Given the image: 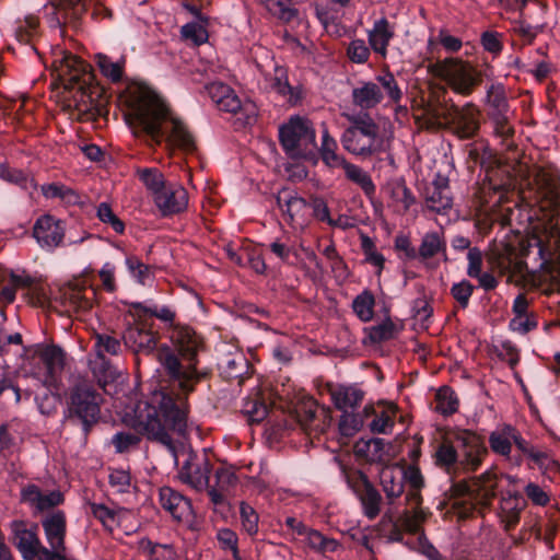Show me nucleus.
<instances>
[{
	"instance_id": "22",
	"label": "nucleus",
	"mask_w": 560,
	"mask_h": 560,
	"mask_svg": "<svg viewBox=\"0 0 560 560\" xmlns=\"http://www.w3.org/2000/svg\"><path fill=\"white\" fill-rule=\"evenodd\" d=\"M161 506L176 521H183L191 513L190 500L171 487H162L159 492Z\"/></svg>"
},
{
	"instance_id": "27",
	"label": "nucleus",
	"mask_w": 560,
	"mask_h": 560,
	"mask_svg": "<svg viewBox=\"0 0 560 560\" xmlns=\"http://www.w3.org/2000/svg\"><path fill=\"white\" fill-rule=\"evenodd\" d=\"M329 394L335 407L342 412L359 406L365 395L357 385L329 386Z\"/></svg>"
},
{
	"instance_id": "56",
	"label": "nucleus",
	"mask_w": 560,
	"mask_h": 560,
	"mask_svg": "<svg viewBox=\"0 0 560 560\" xmlns=\"http://www.w3.org/2000/svg\"><path fill=\"white\" fill-rule=\"evenodd\" d=\"M475 287L468 280L454 283L451 288V295L462 308H466L474 293Z\"/></svg>"
},
{
	"instance_id": "29",
	"label": "nucleus",
	"mask_w": 560,
	"mask_h": 560,
	"mask_svg": "<svg viewBox=\"0 0 560 560\" xmlns=\"http://www.w3.org/2000/svg\"><path fill=\"white\" fill-rule=\"evenodd\" d=\"M374 413V407L372 405H366L362 412H349L345 410L340 417V421L338 424L339 433L343 438H351L357 432H359L365 421L371 418V415Z\"/></svg>"
},
{
	"instance_id": "44",
	"label": "nucleus",
	"mask_w": 560,
	"mask_h": 560,
	"mask_svg": "<svg viewBox=\"0 0 560 560\" xmlns=\"http://www.w3.org/2000/svg\"><path fill=\"white\" fill-rule=\"evenodd\" d=\"M375 298L369 290H364L352 301V310L362 322H370L374 316Z\"/></svg>"
},
{
	"instance_id": "38",
	"label": "nucleus",
	"mask_w": 560,
	"mask_h": 560,
	"mask_svg": "<svg viewBox=\"0 0 560 560\" xmlns=\"http://www.w3.org/2000/svg\"><path fill=\"white\" fill-rule=\"evenodd\" d=\"M39 21L33 15H28L15 28V38L23 45H28L32 50L37 52L35 40L39 36Z\"/></svg>"
},
{
	"instance_id": "3",
	"label": "nucleus",
	"mask_w": 560,
	"mask_h": 560,
	"mask_svg": "<svg viewBox=\"0 0 560 560\" xmlns=\"http://www.w3.org/2000/svg\"><path fill=\"white\" fill-rule=\"evenodd\" d=\"M477 72L490 70L489 78L481 79L478 83L480 86L486 82V93L482 103L486 108V115L492 127V135L501 140V144L506 149L514 147L513 137L515 133L514 127L510 119V103L508 98L506 86L503 82L495 79L494 69L489 63L476 65Z\"/></svg>"
},
{
	"instance_id": "30",
	"label": "nucleus",
	"mask_w": 560,
	"mask_h": 560,
	"mask_svg": "<svg viewBox=\"0 0 560 560\" xmlns=\"http://www.w3.org/2000/svg\"><path fill=\"white\" fill-rule=\"evenodd\" d=\"M39 360L46 370V380L56 381L65 368V353L60 347L47 346L39 353Z\"/></svg>"
},
{
	"instance_id": "64",
	"label": "nucleus",
	"mask_w": 560,
	"mask_h": 560,
	"mask_svg": "<svg viewBox=\"0 0 560 560\" xmlns=\"http://www.w3.org/2000/svg\"><path fill=\"white\" fill-rule=\"evenodd\" d=\"M245 412L250 423H260L267 418L269 409L264 401L252 400L246 404Z\"/></svg>"
},
{
	"instance_id": "60",
	"label": "nucleus",
	"mask_w": 560,
	"mask_h": 560,
	"mask_svg": "<svg viewBox=\"0 0 560 560\" xmlns=\"http://www.w3.org/2000/svg\"><path fill=\"white\" fill-rule=\"evenodd\" d=\"M149 316L155 317L162 323H164L171 331L173 330L174 326L180 325L179 323H176V311L172 306L167 305H155L152 304V310L149 311Z\"/></svg>"
},
{
	"instance_id": "49",
	"label": "nucleus",
	"mask_w": 560,
	"mask_h": 560,
	"mask_svg": "<svg viewBox=\"0 0 560 560\" xmlns=\"http://www.w3.org/2000/svg\"><path fill=\"white\" fill-rule=\"evenodd\" d=\"M240 520L242 529L250 537L258 534L259 515L256 510L246 502L240 504Z\"/></svg>"
},
{
	"instance_id": "32",
	"label": "nucleus",
	"mask_w": 560,
	"mask_h": 560,
	"mask_svg": "<svg viewBox=\"0 0 560 560\" xmlns=\"http://www.w3.org/2000/svg\"><path fill=\"white\" fill-rule=\"evenodd\" d=\"M453 431L448 433L436 447L434 452L435 465L440 468L451 471L455 466H458V448L454 445Z\"/></svg>"
},
{
	"instance_id": "26",
	"label": "nucleus",
	"mask_w": 560,
	"mask_h": 560,
	"mask_svg": "<svg viewBox=\"0 0 560 560\" xmlns=\"http://www.w3.org/2000/svg\"><path fill=\"white\" fill-rule=\"evenodd\" d=\"M352 103L362 110L375 108L384 100L381 86L373 81H364L351 93Z\"/></svg>"
},
{
	"instance_id": "47",
	"label": "nucleus",
	"mask_w": 560,
	"mask_h": 560,
	"mask_svg": "<svg viewBox=\"0 0 560 560\" xmlns=\"http://www.w3.org/2000/svg\"><path fill=\"white\" fill-rule=\"evenodd\" d=\"M125 262L129 273L138 283L144 285L148 280L153 278V268L142 262L137 256L128 255Z\"/></svg>"
},
{
	"instance_id": "58",
	"label": "nucleus",
	"mask_w": 560,
	"mask_h": 560,
	"mask_svg": "<svg viewBox=\"0 0 560 560\" xmlns=\"http://www.w3.org/2000/svg\"><path fill=\"white\" fill-rule=\"evenodd\" d=\"M347 56L352 62L363 65L369 60L370 48L363 39H353L347 48Z\"/></svg>"
},
{
	"instance_id": "12",
	"label": "nucleus",
	"mask_w": 560,
	"mask_h": 560,
	"mask_svg": "<svg viewBox=\"0 0 560 560\" xmlns=\"http://www.w3.org/2000/svg\"><path fill=\"white\" fill-rule=\"evenodd\" d=\"M446 118L454 136L462 140L475 138L480 130V109L471 102L463 106L454 103L447 108Z\"/></svg>"
},
{
	"instance_id": "37",
	"label": "nucleus",
	"mask_w": 560,
	"mask_h": 560,
	"mask_svg": "<svg viewBox=\"0 0 560 560\" xmlns=\"http://www.w3.org/2000/svg\"><path fill=\"white\" fill-rule=\"evenodd\" d=\"M375 80L381 86L382 92L384 91L387 96L389 104H398L401 102L404 97L402 90L394 73L390 72L388 68L383 69L381 73L376 75Z\"/></svg>"
},
{
	"instance_id": "31",
	"label": "nucleus",
	"mask_w": 560,
	"mask_h": 560,
	"mask_svg": "<svg viewBox=\"0 0 560 560\" xmlns=\"http://www.w3.org/2000/svg\"><path fill=\"white\" fill-rule=\"evenodd\" d=\"M427 208L438 213H443L452 207V198L448 196L446 180L434 182L425 191Z\"/></svg>"
},
{
	"instance_id": "50",
	"label": "nucleus",
	"mask_w": 560,
	"mask_h": 560,
	"mask_svg": "<svg viewBox=\"0 0 560 560\" xmlns=\"http://www.w3.org/2000/svg\"><path fill=\"white\" fill-rule=\"evenodd\" d=\"M42 194L47 199H60L67 203H77L79 199L74 190L57 183L43 185Z\"/></svg>"
},
{
	"instance_id": "5",
	"label": "nucleus",
	"mask_w": 560,
	"mask_h": 560,
	"mask_svg": "<svg viewBox=\"0 0 560 560\" xmlns=\"http://www.w3.org/2000/svg\"><path fill=\"white\" fill-rule=\"evenodd\" d=\"M348 120L350 125L340 138L346 151L363 159L385 152L380 126L366 112L350 115Z\"/></svg>"
},
{
	"instance_id": "19",
	"label": "nucleus",
	"mask_w": 560,
	"mask_h": 560,
	"mask_svg": "<svg viewBox=\"0 0 560 560\" xmlns=\"http://www.w3.org/2000/svg\"><path fill=\"white\" fill-rule=\"evenodd\" d=\"M218 369L224 381H237L238 385H242L250 375L249 361L240 350L222 355L218 362Z\"/></svg>"
},
{
	"instance_id": "34",
	"label": "nucleus",
	"mask_w": 560,
	"mask_h": 560,
	"mask_svg": "<svg viewBox=\"0 0 560 560\" xmlns=\"http://www.w3.org/2000/svg\"><path fill=\"white\" fill-rule=\"evenodd\" d=\"M94 348L97 357L104 359L105 354L119 355L126 349L122 335L115 332H96L94 336Z\"/></svg>"
},
{
	"instance_id": "52",
	"label": "nucleus",
	"mask_w": 560,
	"mask_h": 560,
	"mask_svg": "<svg viewBox=\"0 0 560 560\" xmlns=\"http://www.w3.org/2000/svg\"><path fill=\"white\" fill-rule=\"evenodd\" d=\"M65 304L68 306L69 311L71 310L75 313H86L93 306L92 299L85 296L83 289L78 287L65 294Z\"/></svg>"
},
{
	"instance_id": "6",
	"label": "nucleus",
	"mask_w": 560,
	"mask_h": 560,
	"mask_svg": "<svg viewBox=\"0 0 560 560\" xmlns=\"http://www.w3.org/2000/svg\"><path fill=\"white\" fill-rule=\"evenodd\" d=\"M476 65L458 57H447L428 66V72L444 81L455 93L464 97L472 95L481 79L489 78L490 70L477 72Z\"/></svg>"
},
{
	"instance_id": "24",
	"label": "nucleus",
	"mask_w": 560,
	"mask_h": 560,
	"mask_svg": "<svg viewBox=\"0 0 560 560\" xmlns=\"http://www.w3.org/2000/svg\"><path fill=\"white\" fill-rule=\"evenodd\" d=\"M404 471L398 465L385 466L380 471V483L388 504H394L405 492Z\"/></svg>"
},
{
	"instance_id": "45",
	"label": "nucleus",
	"mask_w": 560,
	"mask_h": 560,
	"mask_svg": "<svg viewBox=\"0 0 560 560\" xmlns=\"http://www.w3.org/2000/svg\"><path fill=\"white\" fill-rule=\"evenodd\" d=\"M96 63L104 77L112 82L117 83L121 81L124 74L125 60L112 61L109 57L103 54L96 55Z\"/></svg>"
},
{
	"instance_id": "14",
	"label": "nucleus",
	"mask_w": 560,
	"mask_h": 560,
	"mask_svg": "<svg viewBox=\"0 0 560 560\" xmlns=\"http://www.w3.org/2000/svg\"><path fill=\"white\" fill-rule=\"evenodd\" d=\"M12 542L24 560L40 559L46 547L38 537L39 525L24 520H14L10 524Z\"/></svg>"
},
{
	"instance_id": "39",
	"label": "nucleus",
	"mask_w": 560,
	"mask_h": 560,
	"mask_svg": "<svg viewBox=\"0 0 560 560\" xmlns=\"http://www.w3.org/2000/svg\"><path fill=\"white\" fill-rule=\"evenodd\" d=\"M458 398L450 386H442L435 394L434 410L445 417L454 415L458 410Z\"/></svg>"
},
{
	"instance_id": "48",
	"label": "nucleus",
	"mask_w": 560,
	"mask_h": 560,
	"mask_svg": "<svg viewBox=\"0 0 560 560\" xmlns=\"http://www.w3.org/2000/svg\"><path fill=\"white\" fill-rule=\"evenodd\" d=\"M306 540L310 548L315 550L316 552L326 553V552H335L339 544L337 540L324 536L322 533L315 529H310L306 533Z\"/></svg>"
},
{
	"instance_id": "54",
	"label": "nucleus",
	"mask_w": 560,
	"mask_h": 560,
	"mask_svg": "<svg viewBox=\"0 0 560 560\" xmlns=\"http://www.w3.org/2000/svg\"><path fill=\"white\" fill-rule=\"evenodd\" d=\"M180 35L184 39L192 42L196 46H200L208 40L209 34L206 26L189 22L180 27Z\"/></svg>"
},
{
	"instance_id": "15",
	"label": "nucleus",
	"mask_w": 560,
	"mask_h": 560,
	"mask_svg": "<svg viewBox=\"0 0 560 560\" xmlns=\"http://www.w3.org/2000/svg\"><path fill=\"white\" fill-rule=\"evenodd\" d=\"M65 232V222L51 214L40 215L33 226V236L38 245L49 252L62 245Z\"/></svg>"
},
{
	"instance_id": "9",
	"label": "nucleus",
	"mask_w": 560,
	"mask_h": 560,
	"mask_svg": "<svg viewBox=\"0 0 560 560\" xmlns=\"http://www.w3.org/2000/svg\"><path fill=\"white\" fill-rule=\"evenodd\" d=\"M316 135L311 121L301 116L291 117L279 128V141L283 151L291 158L307 159L313 154L308 147L316 148Z\"/></svg>"
},
{
	"instance_id": "20",
	"label": "nucleus",
	"mask_w": 560,
	"mask_h": 560,
	"mask_svg": "<svg viewBox=\"0 0 560 560\" xmlns=\"http://www.w3.org/2000/svg\"><path fill=\"white\" fill-rule=\"evenodd\" d=\"M122 340L126 349L136 355L156 353L159 349L156 335L138 325H129L122 332Z\"/></svg>"
},
{
	"instance_id": "41",
	"label": "nucleus",
	"mask_w": 560,
	"mask_h": 560,
	"mask_svg": "<svg viewBox=\"0 0 560 560\" xmlns=\"http://www.w3.org/2000/svg\"><path fill=\"white\" fill-rule=\"evenodd\" d=\"M139 179L145 188L151 192L152 198L160 194L171 182L164 178L160 170L155 167H147L138 170Z\"/></svg>"
},
{
	"instance_id": "42",
	"label": "nucleus",
	"mask_w": 560,
	"mask_h": 560,
	"mask_svg": "<svg viewBox=\"0 0 560 560\" xmlns=\"http://www.w3.org/2000/svg\"><path fill=\"white\" fill-rule=\"evenodd\" d=\"M277 203L281 211L284 214H288L291 220H293L294 215L307 205L304 198L288 189H283L278 194Z\"/></svg>"
},
{
	"instance_id": "13",
	"label": "nucleus",
	"mask_w": 560,
	"mask_h": 560,
	"mask_svg": "<svg viewBox=\"0 0 560 560\" xmlns=\"http://www.w3.org/2000/svg\"><path fill=\"white\" fill-rule=\"evenodd\" d=\"M210 456L209 448H203L200 454L190 452L179 470L180 480L198 491L206 490L213 469Z\"/></svg>"
},
{
	"instance_id": "57",
	"label": "nucleus",
	"mask_w": 560,
	"mask_h": 560,
	"mask_svg": "<svg viewBox=\"0 0 560 560\" xmlns=\"http://www.w3.org/2000/svg\"><path fill=\"white\" fill-rule=\"evenodd\" d=\"M98 219L108 225L118 234L125 232V223L114 213L110 206L106 202H102L97 208Z\"/></svg>"
},
{
	"instance_id": "51",
	"label": "nucleus",
	"mask_w": 560,
	"mask_h": 560,
	"mask_svg": "<svg viewBox=\"0 0 560 560\" xmlns=\"http://www.w3.org/2000/svg\"><path fill=\"white\" fill-rule=\"evenodd\" d=\"M296 418L304 430L324 431V423L317 420L316 406L312 401L296 410Z\"/></svg>"
},
{
	"instance_id": "1",
	"label": "nucleus",
	"mask_w": 560,
	"mask_h": 560,
	"mask_svg": "<svg viewBox=\"0 0 560 560\" xmlns=\"http://www.w3.org/2000/svg\"><path fill=\"white\" fill-rule=\"evenodd\" d=\"M170 338L173 347L161 345L156 350V360L177 393L166 387L154 390L144 407L136 410L133 429L175 453L170 432L185 434L189 413L188 396L200 382L211 377L212 371L198 368V353L203 341L191 326H174Z\"/></svg>"
},
{
	"instance_id": "17",
	"label": "nucleus",
	"mask_w": 560,
	"mask_h": 560,
	"mask_svg": "<svg viewBox=\"0 0 560 560\" xmlns=\"http://www.w3.org/2000/svg\"><path fill=\"white\" fill-rule=\"evenodd\" d=\"M21 502L34 509V514L54 510L63 503L65 497L59 490L44 493L35 483H27L21 489Z\"/></svg>"
},
{
	"instance_id": "18",
	"label": "nucleus",
	"mask_w": 560,
	"mask_h": 560,
	"mask_svg": "<svg viewBox=\"0 0 560 560\" xmlns=\"http://www.w3.org/2000/svg\"><path fill=\"white\" fill-rule=\"evenodd\" d=\"M91 10V16L94 20L112 19L113 12L104 4L93 0H61L59 11L65 19L79 21Z\"/></svg>"
},
{
	"instance_id": "61",
	"label": "nucleus",
	"mask_w": 560,
	"mask_h": 560,
	"mask_svg": "<svg viewBox=\"0 0 560 560\" xmlns=\"http://www.w3.org/2000/svg\"><path fill=\"white\" fill-rule=\"evenodd\" d=\"M0 177L22 188H27V184L30 182L28 176L25 172L3 164L0 165Z\"/></svg>"
},
{
	"instance_id": "7",
	"label": "nucleus",
	"mask_w": 560,
	"mask_h": 560,
	"mask_svg": "<svg viewBox=\"0 0 560 560\" xmlns=\"http://www.w3.org/2000/svg\"><path fill=\"white\" fill-rule=\"evenodd\" d=\"M400 467L405 475V487L408 486L406 501L411 505L412 511L405 510L397 522L394 524L392 539L397 541L402 538V534L398 528L399 526L409 533L416 534L420 530L421 524L427 517L424 511L421 509L423 501L421 491L425 486V481L420 468L415 464Z\"/></svg>"
},
{
	"instance_id": "25",
	"label": "nucleus",
	"mask_w": 560,
	"mask_h": 560,
	"mask_svg": "<svg viewBox=\"0 0 560 560\" xmlns=\"http://www.w3.org/2000/svg\"><path fill=\"white\" fill-rule=\"evenodd\" d=\"M495 487V474L487 470L479 477H474L471 481H460L453 486V490L458 497H468L475 499L482 491L485 495L493 493Z\"/></svg>"
},
{
	"instance_id": "16",
	"label": "nucleus",
	"mask_w": 560,
	"mask_h": 560,
	"mask_svg": "<svg viewBox=\"0 0 560 560\" xmlns=\"http://www.w3.org/2000/svg\"><path fill=\"white\" fill-rule=\"evenodd\" d=\"M153 202L162 218H172L187 210L188 192L180 184L171 182L153 198Z\"/></svg>"
},
{
	"instance_id": "33",
	"label": "nucleus",
	"mask_w": 560,
	"mask_h": 560,
	"mask_svg": "<svg viewBox=\"0 0 560 560\" xmlns=\"http://www.w3.org/2000/svg\"><path fill=\"white\" fill-rule=\"evenodd\" d=\"M358 495L363 506L364 515L369 520H374L380 514L382 497L366 477L363 478L362 488L358 491Z\"/></svg>"
},
{
	"instance_id": "62",
	"label": "nucleus",
	"mask_w": 560,
	"mask_h": 560,
	"mask_svg": "<svg viewBox=\"0 0 560 560\" xmlns=\"http://www.w3.org/2000/svg\"><path fill=\"white\" fill-rule=\"evenodd\" d=\"M538 325L537 317L530 313L523 316L513 317L510 320V328L513 331H517L520 334H527L534 330Z\"/></svg>"
},
{
	"instance_id": "43",
	"label": "nucleus",
	"mask_w": 560,
	"mask_h": 560,
	"mask_svg": "<svg viewBox=\"0 0 560 560\" xmlns=\"http://www.w3.org/2000/svg\"><path fill=\"white\" fill-rule=\"evenodd\" d=\"M512 434H514V428L509 424L501 431H493L489 436L491 450L499 455L509 456L512 450Z\"/></svg>"
},
{
	"instance_id": "63",
	"label": "nucleus",
	"mask_w": 560,
	"mask_h": 560,
	"mask_svg": "<svg viewBox=\"0 0 560 560\" xmlns=\"http://www.w3.org/2000/svg\"><path fill=\"white\" fill-rule=\"evenodd\" d=\"M497 355L501 361L506 362L511 369H514L520 362L518 349L510 340H505L501 343V349L498 351Z\"/></svg>"
},
{
	"instance_id": "59",
	"label": "nucleus",
	"mask_w": 560,
	"mask_h": 560,
	"mask_svg": "<svg viewBox=\"0 0 560 560\" xmlns=\"http://www.w3.org/2000/svg\"><path fill=\"white\" fill-rule=\"evenodd\" d=\"M215 486L221 490H229L236 486L238 479L232 466L222 465L214 472Z\"/></svg>"
},
{
	"instance_id": "23",
	"label": "nucleus",
	"mask_w": 560,
	"mask_h": 560,
	"mask_svg": "<svg viewBox=\"0 0 560 560\" xmlns=\"http://www.w3.org/2000/svg\"><path fill=\"white\" fill-rule=\"evenodd\" d=\"M267 80L270 89L285 98L290 105H298L303 100L301 86L290 84L287 68L277 66L273 74H270Z\"/></svg>"
},
{
	"instance_id": "46",
	"label": "nucleus",
	"mask_w": 560,
	"mask_h": 560,
	"mask_svg": "<svg viewBox=\"0 0 560 560\" xmlns=\"http://www.w3.org/2000/svg\"><path fill=\"white\" fill-rule=\"evenodd\" d=\"M372 420L369 422L368 427L371 432L378 434H387L390 433L395 425V410H384L376 411L374 409V413L371 415Z\"/></svg>"
},
{
	"instance_id": "10",
	"label": "nucleus",
	"mask_w": 560,
	"mask_h": 560,
	"mask_svg": "<svg viewBox=\"0 0 560 560\" xmlns=\"http://www.w3.org/2000/svg\"><path fill=\"white\" fill-rule=\"evenodd\" d=\"M453 440L458 448V467L466 472L478 470L488 455L485 440L477 433L466 429L453 430Z\"/></svg>"
},
{
	"instance_id": "55",
	"label": "nucleus",
	"mask_w": 560,
	"mask_h": 560,
	"mask_svg": "<svg viewBox=\"0 0 560 560\" xmlns=\"http://www.w3.org/2000/svg\"><path fill=\"white\" fill-rule=\"evenodd\" d=\"M217 539L223 550L232 551L234 560H241L237 546L238 537L234 530L230 528H221L217 533Z\"/></svg>"
},
{
	"instance_id": "53",
	"label": "nucleus",
	"mask_w": 560,
	"mask_h": 560,
	"mask_svg": "<svg viewBox=\"0 0 560 560\" xmlns=\"http://www.w3.org/2000/svg\"><path fill=\"white\" fill-rule=\"evenodd\" d=\"M141 442V438L137 433L129 431H119L112 438L110 443L115 447L116 453L122 454L135 448Z\"/></svg>"
},
{
	"instance_id": "8",
	"label": "nucleus",
	"mask_w": 560,
	"mask_h": 560,
	"mask_svg": "<svg viewBox=\"0 0 560 560\" xmlns=\"http://www.w3.org/2000/svg\"><path fill=\"white\" fill-rule=\"evenodd\" d=\"M66 72L63 75L66 80V89L74 91L79 94L80 98L77 101V106L81 104L86 105V112H95L97 115L102 114V105L97 98L102 95L103 91L93 84L94 75L91 72V66L77 56H68L65 58ZM77 98V95H74Z\"/></svg>"
},
{
	"instance_id": "4",
	"label": "nucleus",
	"mask_w": 560,
	"mask_h": 560,
	"mask_svg": "<svg viewBox=\"0 0 560 560\" xmlns=\"http://www.w3.org/2000/svg\"><path fill=\"white\" fill-rule=\"evenodd\" d=\"M103 395L89 383L71 386L66 394L63 419L81 430L84 440L102 419Z\"/></svg>"
},
{
	"instance_id": "11",
	"label": "nucleus",
	"mask_w": 560,
	"mask_h": 560,
	"mask_svg": "<svg viewBox=\"0 0 560 560\" xmlns=\"http://www.w3.org/2000/svg\"><path fill=\"white\" fill-rule=\"evenodd\" d=\"M495 162V155L489 143L485 140L474 142L467 145V163L469 168L479 165L486 171V179L489 182V188L500 194V199L509 192L511 188V178L508 176L503 182H495L493 175L499 172L492 164Z\"/></svg>"
},
{
	"instance_id": "35",
	"label": "nucleus",
	"mask_w": 560,
	"mask_h": 560,
	"mask_svg": "<svg viewBox=\"0 0 560 560\" xmlns=\"http://www.w3.org/2000/svg\"><path fill=\"white\" fill-rule=\"evenodd\" d=\"M446 242L439 232H428L421 240L418 258L428 260L436 255L445 256Z\"/></svg>"
},
{
	"instance_id": "2",
	"label": "nucleus",
	"mask_w": 560,
	"mask_h": 560,
	"mask_svg": "<svg viewBox=\"0 0 560 560\" xmlns=\"http://www.w3.org/2000/svg\"><path fill=\"white\" fill-rule=\"evenodd\" d=\"M125 120L133 133L144 136L151 144L165 142L185 153L197 151L195 137L183 120L174 116L167 104L149 86H129L125 95Z\"/></svg>"
},
{
	"instance_id": "21",
	"label": "nucleus",
	"mask_w": 560,
	"mask_h": 560,
	"mask_svg": "<svg viewBox=\"0 0 560 560\" xmlns=\"http://www.w3.org/2000/svg\"><path fill=\"white\" fill-rule=\"evenodd\" d=\"M46 540L50 548H63L67 534V517L61 510H54L40 520Z\"/></svg>"
},
{
	"instance_id": "40",
	"label": "nucleus",
	"mask_w": 560,
	"mask_h": 560,
	"mask_svg": "<svg viewBox=\"0 0 560 560\" xmlns=\"http://www.w3.org/2000/svg\"><path fill=\"white\" fill-rule=\"evenodd\" d=\"M396 325L392 322L390 318H386L378 325L364 328V342L380 345L382 342L393 339L396 336Z\"/></svg>"
},
{
	"instance_id": "28",
	"label": "nucleus",
	"mask_w": 560,
	"mask_h": 560,
	"mask_svg": "<svg viewBox=\"0 0 560 560\" xmlns=\"http://www.w3.org/2000/svg\"><path fill=\"white\" fill-rule=\"evenodd\" d=\"M395 33L386 18L376 20L373 28L369 31L368 38L370 47L383 58L387 55V47Z\"/></svg>"
},
{
	"instance_id": "36",
	"label": "nucleus",
	"mask_w": 560,
	"mask_h": 560,
	"mask_svg": "<svg viewBox=\"0 0 560 560\" xmlns=\"http://www.w3.org/2000/svg\"><path fill=\"white\" fill-rule=\"evenodd\" d=\"M343 171L346 178L359 186L368 198L374 197L376 186L368 172L352 163L347 164Z\"/></svg>"
}]
</instances>
